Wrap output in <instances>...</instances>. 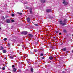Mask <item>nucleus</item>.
Here are the masks:
<instances>
[{
	"label": "nucleus",
	"instance_id": "obj_1",
	"mask_svg": "<svg viewBox=\"0 0 73 73\" xmlns=\"http://www.w3.org/2000/svg\"><path fill=\"white\" fill-rule=\"evenodd\" d=\"M59 23H60V25H61V24H62V25H65L66 24V23H62V21H59Z\"/></svg>",
	"mask_w": 73,
	"mask_h": 73
},
{
	"label": "nucleus",
	"instance_id": "obj_2",
	"mask_svg": "<svg viewBox=\"0 0 73 73\" xmlns=\"http://www.w3.org/2000/svg\"><path fill=\"white\" fill-rule=\"evenodd\" d=\"M63 1L62 3L64 5H68V2L65 1V0H63Z\"/></svg>",
	"mask_w": 73,
	"mask_h": 73
},
{
	"label": "nucleus",
	"instance_id": "obj_3",
	"mask_svg": "<svg viewBox=\"0 0 73 73\" xmlns=\"http://www.w3.org/2000/svg\"><path fill=\"white\" fill-rule=\"evenodd\" d=\"M13 73H14V72H16V68H13Z\"/></svg>",
	"mask_w": 73,
	"mask_h": 73
},
{
	"label": "nucleus",
	"instance_id": "obj_4",
	"mask_svg": "<svg viewBox=\"0 0 73 73\" xmlns=\"http://www.w3.org/2000/svg\"><path fill=\"white\" fill-rule=\"evenodd\" d=\"M27 31H23L21 33H23V34H24V35H27Z\"/></svg>",
	"mask_w": 73,
	"mask_h": 73
},
{
	"label": "nucleus",
	"instance_id": "obj_5",
	"mask_svg": "<svg viewBox=\"0 0 73 73\" xmlns=\"http://www.w3.org/2000/svg\"><path fill=\"white\" fill-rule=\"evenodd\" d=\"M27 22H29V21H30L31 20V19H30L28 17L27 18Z\"/></svg>",
	"mask_w": 73,
	"mask_h": 73
},
{
	"label": "nucleus",
	"instance_id": "obj_6",
	"mask_svg": "<svg viewBox=\"0 0 73 73\" xmlns=\"http://www.w3.org/2000/svg\"><path fill=\"white\" fill-rule=\"evenodd\" d=\"M6 22L7 23H11V21L9 19H7L6 20Z\"/></svg>",
	"mask_w": 73,
	"mask_h": 73
},
{
	"label": "nucleus",
	"instance_id": "obj_7",
	"mask_svg": "<svg viewBox=\"0 0 73 73\" xmlns=\"http://www.w3.org/2000/svg\"><path fill=\"white\" fill-rule=\"evenodd\" d=\"M47 12H51V10L50 9H47L46 10Z\"/></svg>",
	"mask_w": 73,
	"mask_h": 73
},
{
	"label": "nucleus",
	"instance_id": "obj_8",
	"mask_svg": "<svg viewBox=\"0 0 73 73\" xmlns=\"http://www.w3.org/2000/svg\"><path fill=\"white\" fill-rule=\"evenodd\" d=\"M29 10H30V13L31 14H32V9L31 8Z\"/></svg>",
	"mask_w": 73,
	"mask_h": 73
},
{
	"label": "nucleus",
	"instance_id": "obj_9",
	"mask_svg": "<svg viewBox=\"0 0 73 73\" xmlns=\"http://www.w3.org/2000/svg\"><path fill=\"white\" fill-rule=\"evenodd\" d=\"M62 50L63 51H64V52L65 51H66V48H64L62 49Z\"/></svg>",
	"mask_w": 73,
	"mask_h": 73
},
{
	"label": "nucleus",
	"instance_id": "obj_10",
	"mask_svg": "<svg viewBox=\"0 0 73 73\" xmlns=\"http://www.w3.org/2000/svg\"><path fill=\"white\" fill-rule=\"evenodd\" d=\"M29 36L30 37H33V35L31 34H29Z\"/></svg>",
	"mask_w": 73,
	"mask_h": 73
},
{
	"label": "nucleus",
	"instance_id": "obj_11",
	"mask_svg": "<svg viewBox=\"0 0 73 73\" xmlns=\"http://www.w3.org/2000/svg\"><path fill=\"white\" fill-rule=\"evenodd\" d=\"M53 58V57L52 56H50L49 57V59L50 60H52Z\"/></svg>",
	"mask_w": 73,
	"mask_h": 73
},
{
	"label": "nucleus",
	"instance_id": "obj_12",
	"mask_svg": "<svg viewBox=\"0 0 73 73\" xmlns=\"http://www.w3.org/2000/svg\"><path fill=\"white\" fill-rule=\"evenodd\" d=\"M31 72L32 73H33V68H31Z\"/></svg>",
	"mask_w": 73,
	"mask_h": 73
},
{
	"label": "nucleus",
	"instance_id": "obj_13",
	"mask_svg": "<svg viewBox=\"0 0 73 73\" xmlns=\"http://www.w3.org/2000/svg\"><path fill=\"white\" fill-rule=\"evenodd\" d=\"M0 50H4V48L3 47L1 46V47Z\"/></svg>",
	"mask_w": 73,
	"mask_h": 73
},
{
	"label": "nucleus",
	"instance_id": "obj_14",
	"mask_svg": "<svg viewBox=\"0 0 73 73\" xmlns=\"http://www.w3.org/2000/svg\"><path fill=\"white\" fill-rule=\"evenodd\" d=\"M63 32H64V33H66L67 32V31H66V30L65 29L63 30Z\"/></svg>",
	"mask_w": 73,
	"mask_h": 73
},
{
	"label": "nucleus",
	"instance_id": "obj_15",
	"mask_svg": "<svg viewBox=\"0 0 73 73\" xmlns=\"http://www.w3.org/2000/svg\"><path fill=\"white\" fill-rule=\"evenodd\" d=\"M45 1L44 0H41V3H45Z\"/></svg>",
	"mask_w": 73,
	"mask_h": 73
},
{
	"label": "nucleus",
	"instance_id": "obj_16",
	"mask_svg": "<svg viewBox=\"0 0 73 73\" xmlns=\"http://www.w3.org/2000/svg\"><path fill=\"white\" fill-rule=\"evenodd\" d=\"M9 58L11 59H13V56H11L9 57Z\"/></svg>",
	"mask_w": 73,
	"mask_h": 73
},
{
	"label": "nucleus",
	"instance_id": "obj_17",
	"mask_svg": "<svg viewBox=\"0 0 73 73\" xmlns=\"http://www.w3.org/2000/svg\"><path fill=\"white\" fill-rule=\"evenodd\" d=\"M66 19H64V21H63V23H66Z\"/></svg>",
	"mask_w": 73,
	"mask_h": 73
},
{
	"label": "nucleus",
	"instance_id": "obj_18",
	"mask_svg": "<svg viewBox=\"0 0 73 73\" xmlns=\"http://www.w3.org/2000/svg\"><path fill=\"white\" fill-rule=\"evenodd\" d=\"M49 19H52V18H53V17L52 16H49Z\"/></svg>",
	"mask_w": 73,
	"mask_h": 73
},
{
	"label": "nucleus",
	"instance_id": "obj_19",
	"mask_svg": "<svg viewBox=\"0 0 73 73\" xmlns=\"http://www.w3.org/2000/svg\"><path fill=\"white\" fill-rule=\"evenodd\" d=\"M6 52L7 51H6V50H3V53H6Z\"/></svg>",
	"mask_w": 73,
	"mask_h": 73
},
{
	"label": "nucleus",
	"instance_id": "obj_20",
	"mask_svg": "<svg viewBox=\"0 0 73 73\" xmlns=\"http://www.w3.org/2000/svg\"><path fill=\"white\" fill-rule=\"evenodd\" d=\"M34 52H37L38 50H36V49H35L34 50Z\"/></svg>",
	"mask_w": 73,
	"mask_h": 73
},
{
	"label": "nucleus",
	"instance_id": "obj_21",
	"mask_svg": "<svg viewBox=\"0 0 73 73\" xmlns=\"http://www.w3.org/2000/svg\"><path fill=\"white\" fill-rule=\"evenodd\" d=\"M34 25L36 27H38V24H34Z\"/></svg>",
	"mask_w": 73,
	"mask_h": 73
},
{
	"label": "nucleus",
	"instance_id": "obj_22",
	"mask_svg": "<svg viewBox=\"0 0 73 73\" xmlns=\"http://www.w3.org/2000/svg\"><path fill=\"white\" fill-rule=\"evenodd\" d=\"M19 15H22V13H20L19 12L17 13Z\"/></svg>",
	"mask_w": 73,
	"mask_h": 73
},
{
	"label": "nucleus",
	"instance_id": "obj_23",
	"mask_svg": "<svg viewBox=\"0 0 73 73\" xmlns=\"http://www.w3.org/2000/svg\"><path fill=\"white\" fill-rule=\"evenodd\" d=\"M4 41H6V40H7V38H4Z\"/></svg>",
	"mask_w": 73,
	"mask_h": 73
},
{
	"label": "nucleus",
	"instance_id": "obj_24",
	"mask_svg": "<svg viewBox=\"0 0 73 73\" xmlns=\"http://www.w3.org/2000/svg\"><path fill=\"white\" fill-rule=\"evenodd\" d=\"M12 16L13 17H14L15 16V15H14V14H12Z\"/></svg>",
	"mask_w": 73,
	"mask_h": 73
},
{
	"label": "nucleus",
	"instance_id": "obj_25",
	"mask_svg": "<svg viewBox=\"0 0 73 73\" xmlns=\"http://www.w3.org/2000/svg\"><path fill=\"white\" fill-rule=\"evenodd\" d=\"M15 66L14 65H12V68H14V67H15Z\"/></svg>",
	"mask_w": 73,
	"mask_h": 73
},
{
	"label": "nucleus",
	"instance_id": "obj_26",
	"mask_svg": "<svg viewBox=\"0 0 73 73\" xmlns=\"http://www.w3.org/2000/svg\"><path fill=\"white\" fill-rule=\"evenodd\" d=\"M14 20H11V21H12V22L13 23V22H14Z\"/></svg>",
	"mask_w": 73,
	"mask_h": 73
},
{
	"label": "nucleus",
	"instance_id": "obj_27",
	"mask_svg": "<svg viewBox=\"0 0 73 73\" xmlns=\"http://www.w3.org/2000/svg\"><path fill=\"white\" fill-rule=\"evenodd\" d=\"M2 69L3 70H5V67H3V68H2Z\"/></svg>",
	"mask_w": 73,
	"mask_h": 73
},
{
	"label": "nucleus",
	"instance_id": "obj_28",
	"mask_svg": "<svg viewBox=\"0 0 73 73\" xmlns=\"http://www.w3.org/2000/svg\"><path fill=\"white\" fill-rule=\"evenodd\" d=\"M58 31H55V33H58Z\"/></svg>",
	"mask_w": 73,
	"mask_h": 73
},
{
	"label": "nucleus",
	"instance_id": "obj_29",
	"mask_svg": "<svg viewBox=\"0 0 73 73\" xmlns=\"http://www.w3.org/2000/svg\"><path fill=\"white\" fill-rule=\"evenodd\" d=\"M40 56H43V54H40Z\"/></svg>",
	"mask_w": 73,
	"mask_h": 73
},
{
	"label": "nucleus",
	"instance_id": "obj_30",
	"mask_svg": "<svg viewBox=\"0 0 73 73\" xmlns=\"http://www.w3.org/2000/svg\"><path fill=\"white\" fill-rule=\"evenodd\" d=\"M3 17V19H5V18H4V17L3 16V17Z\"/></svg>",
	"mask_w": 73,
	"mask_h": 73
},
{
	"label": "nucleus",
	"instance_id": "obj_31",
	"mask_svg": "<svg viewBox=\"0 0 73 73\" xmlns=\"http://www.w3.org/2000/svg\"><path fill=\"white\" fill-rule=\"evenodd\" d=\"M41 58H42V59H44V57H42Z\"/></svg>",
	"mask_w": 73,
	"mask_h": 73
},
{
	"label": "nucleus",
	"instance_id": "obj_32",
	"mask_svg": "<svg viewBox=\"0 0 73 73\" xmlns=\"http://www.w3.org/2000/svg\"><path fill=\"white\" fill-rule=\"evenodd\" d=\"M7 17H8L7 16H6L5 18H7Z\"/></svg>",
	"mask_w": 73,
	"mask_h": 73
},
{
	"label": "nucleus",
	"instance_id": "obj_33",
	"mask_svg": "<svg viewBox=\"0 0 73 73\" xmlns=\"http://www.w3.org/2000/svg\"><path fill=\"white\" fill-rule=\"evenodd\" d=\"M59 35H61V33H60Z\"/></svg>",
	"mask_w": 73,
	"mask_h": 73
},
{
	"label": "nucleus",
	"instance_id": "obj_34",
	"mask_svg": "<svg viewBox=\"0 0 73 73\" xmlns=\"http://www.w3.org/2000/svg\"><path fill=\"white\" fill-rule=\"evenodd\" d=\"M19 72H21V70H19Z\"/></svg>",
	"mask_w": 73,
	"mask_h": 73
},
{
	"label": "nucleus",
	"instance_id": "obj_35",
	"mask_svg": "<svg viewBox=\"0 0 73 73\" xmlns=\"http://www.w3.org/2000/svg\"><path fill=\"white\" fill-rule=\"evenodd\" d=\"M72 52L73 53V50H72Z\"/></svg>",
	"mask_w": 73,
	"mask_h": 73
},
{
	"label": "nucleus",
	"instance_id": "obj_36",
	"mask_svg": "<svg viewBox=\"0 0 73 73\" xmlns=\"http://www.w3.org/2000/svg\"><path fill=\"white\" fill-rule=\"evenodd\" d=\"M53 38H54H54H55V37H53Z\"/></svg>",
	"mask_w": 73,
	"mask_h": 73
},
{
	"label": "nucleus",
	"instance_id": "obj_37",
	"mask_svg": "<svg viewBox=\"0 0 73 73\" xmlns=\"http://www.w3.org/2000/svg\"><path fill=\"white\" fill-rule=\"evenodd\" d=\"M72 36L73 37V34L72 35Z\"/></svg>",
	"mask_w": 73,
	"mask_h": 73
},
{
	"label": "nucleus",
	"instance_id": "obj_38",
	"mask_svg": "<svg viewBox=\"0 0 73 73\" xmlns=\"http://www.w3.org/2000/svg\"><path fill=\"white\" fill-rule=\"evenodd\" d=\"M0 69H1V67H0Z\"/></svg>",
	"mask_w": 73,
	"mask_h": 73
},
{
	"label": "nucleus",
	"instance_id": "obj_39",
	"mask_svg": "<svg viewBox=\"0 0 73 73\" xmlns=\"http://www.w3.org/2000/svg\"><path fill=\"white\" fill-rule=\"evenodd\" d=\"M0 29H1V28L0 27Z\"/></svg>",
	"mask_w": 73,
	"mask_h": 73
},
{
	"label": "nucleus",
	"instance_id": "obj_40",
	"mask_svg": "<svg viewBox=\"0 0 73 73\" xmlns=\"http://www.w3.org/2000/svg\"><path fill=\"white\" fill-rule=\"evenodd\" d=\"M9 45L10 44H9Z\"/></svg>",
	"mask_w": 73,
	"mask_h": 73
},
{
	"label": "nucleus",
	"instance_id": "obj_41",
	"mask_svg": "<svg viewBox=\"0 0 73 73\" xmlns=\"http://www.w3.org/2000/svg\"><path fill=\"white\" fill-rule=\"evenodd\" d=\"M36 44H37V43H36Z\"/></svg>",
	"mask_w": 73,
	"mask_h": 73
},
{
	"label": "nucleus",
	"instance_id": "obj_42",
	"mask_svg": "<svg viewBox=\"0 0 73 73\" xmlns=\"http://www.w3.org/2000/svg\"><path fill=\"white\" fill-rule=\"evenodd\" d=\"M27 62H28V61H27Z\"/></svg>",
	"mask_w": 73,
	"mask_h": 73
}]
</instances>
